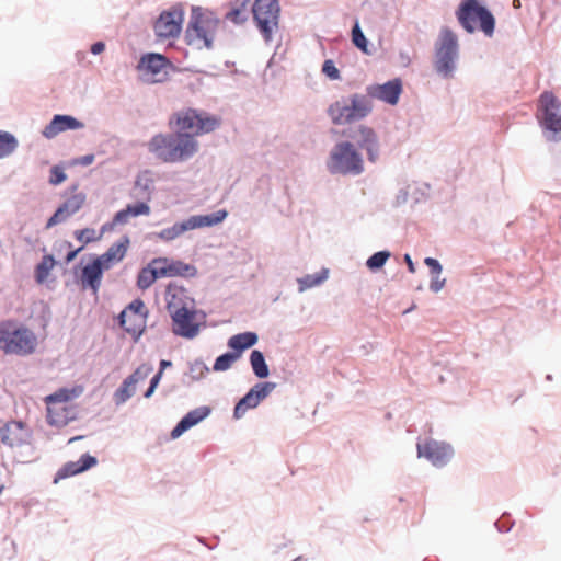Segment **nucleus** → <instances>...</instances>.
<instances>
[{
	"instance_id": "1",
	"label": "nucleus",
	"mask_w": 561,
	"mask_h": 561,
	"mask_svg": "<svg viewBox=\"0 0 561 561\" xmlns=\"http://www.w3.org/2000/svg\"><path fill=\"white\" fill-rule=\"evenodd\" d=\"M148 150L164 163H182L198 152L199 142L190 133H161L149 140Z\"/></svg>"
},
{
	"instance_id": "2",
	"label": "nucleus",
	"mask_w": 561,
	"mask_h": 561,
	"mask_svg": "<svg viewBox=\"0 0 561 561\" xmlns=\"http://www.w3.org/2000/svg\"><path fill=\"white\" fill-rule=\"evenodd\" d=\"M373 107V101L367 94L351 93L331 103L327 114L334 125H347L365 119Z\"/></svg>"
},
{
	"instance_id": "3",
	"label": "nucleus",
	"mask_w": 561,
	"mask_h": 561,
	"mask_svg": "<svg viewBox=\"0 0 561 561\" xmlns=\"http://www.w3.org/2000/svg\"><path fill=\"white\" fill-rule=\"evenodd\" d=\"M325 168L332 175L358 176L365 172V160L348 140H341L331 148Z\"/></svg>"
},
{
	"instance_id": "4",
	"label": "nucleus",
	"mask_w": 561,
	"mask_h": 561,
	"mask_svg": "<svg viewBox=\"0 0 561 561\" xmlns=\"http://www.w3.org/2000/svg\"><path fill=\"white\" fill-rule=\"evenodd\" d=\"M227 216L228 213L225 209H219L217 211L205 215H192L182 221H176L172 226L152 233V236L164 242H171L188 231L215 227L221 224L227 218Z\"/></svg>"
},
{
	"instance_id": "5",
	"label": "nucleus",
	"mask_w": 561,
	"mask_h": 561,
	"mask_svg": "<svg viewBox=\"0 0 561 561\" xmlns=\"http://www.w3.org/2000/svg\"><path fill=\"white\" fill-rule=\"evenodd\" d=\"M537 117L549 141L561 139V102L551 92H543L538 102Z\"/></svg>"
},
{
	"instance_id": "6",
	"label": "nucleus",
	"mask_w": 561,
	"mask_h": 561,
	"mask_svg": "<svg viewBox=\"0 0 561 561\" xmlns=\"http://www.w3.org/2000/svg\"><path fill=\"white\" fill-rule=\"evenodd\" d=\"M458 20L462 27L469 33L476 31L478 23L480 30L486 36H492L494 32V16L485 7L480 5L477 0H466L461 3Z\"/></svg>"
},
{
	"instance_id": "7",
	"label": "nucleus",
	"mask_w": 561,
	"mask_h": 561,
	"mask_svg": "<svg viewBox=\"0 0 561 561\" xmlns=\"http://www.w3.org/2000/svg\"><path fill=\"white\" fill-rule=\"evenodd\" d=\"M458 59V39L450 30L444 28L436 43L435 70L443 78L453 77Z\"/></svg>"
},
{
	"instance_id": "8",
	"label": "nucleus",
	"mask_w": 561,
	"mask_h": 561,
	"mask_svg": "<svg viewBox=\"0 0 561 561\" xmlns=\"http://www.w3.org/2000/svg\"><path fill=\"white\" fill-rule=\"evenodd\" d=\"M173 122L178 131L190 133L194 135V138L210 133L219 126V121L215 116L193 108H185L175 113L170 123Z\"/></svg>"
},
{
	"instance_id": "9",
	"label": "nucleus",
	"mask_w": 561,
	"mask_h": 561,
	"mask_svg": "<svg viewBox=\"0 0 561 561\" xmlns=\"http://www.w3.org/2000/svg\"><path fill=\"white\" fill-rule=\"evenodd\" d=\"M252 13L265 44H270L274 34L278 31L280 13L278 0H255Z\"/></svg>"
},
{
	"instance_id": "10",
	"label": "nucleus",
	"mask_w": 561,
	"mask_h": 561,
	"mask_svg": "<svg viewBox=\"0 0 561 561\" xmlns=\"http://www.w3.org/2000/svg\"><path fill=\"white\" fill-rule=\"evenodd\" d=\"M36 336L27 328L5 321L0 323V350L2 351H34Z\"/></svg>"
},
{
	"instance_id": "11",
	"label": "nucleus",
	"mask_w": 561,
	"mask_h": 561,
	"mask_svg": "<svg viewBox=\"0 0 561 561\" xmlns=\"http://www.w3.org/2000/svg\"><path fill=\"white\" fill-rule=\"evenodd\" d=\"M347 140L355 150L366 156V159L375 164L381 157V142L376 130L367 125H358L350 129Z\"/></svg>"
},
{
	"instance_id": "12",
	"label": "nucleus",
	"mask_w": 561,
	"mask_h": 561,
	"mask_svg": "<svg viewBox=\"0 0 561 561\" xmlns=\"http://www.w3.org/2000/svg\"><path fill=\"white\" fill-rule=\"evenodd\" d=\"M417 457L425 458L436 468L447 466L455 455L454 447L443 440L426 438L416 444Z\"/></svg>"
},
{
	"instance_id": "13",
	"label": "nucleus",
	"mask_w": 561,
	"mask_h": 561,
	"mask_svg": "<svg viewBox=\"0 0 561 561\" xmlns=\"http://www.w3.org/2000/svg\"><path fill=\"white\" fill-rule=\"evenodd\" d=\"M218 24L219 20L213 13H203L199 9H193L187 36L190 38L196 37L204 42L205 47L211 48Z\"/></svg>"
},
{
	"instance_id": "14",
	"label": "nucleus",
	"mask_w": 561,
	"mask_h": 561,
	"mask_svg": "<svg viewBox=\"0 0 561 561\" xmlns=\"http://www.w3.org/2000/svg\"><path fill=\"white\" fill-rule=\"evenodd\" d=\"M169 67L170 64L163 55L149 53L140 58L137 69L142 81L157 83L167 78Z\"/></svg>"
},
{
	"instance_id": "15",
	"label": "nucleus",
	"mask_w": 561,
	"mask_h": 561,
	"mask_svg": "<svg viewBox=\"0 0 561 561\" xmlns=\"http://www.w3.org/2000/svg\"><path fill=\"white\" fill-rule=\"evenodd\" d=\"M275 388L276 383L272 381L256 382L234 404L233 419H242L248 410L255 409Z\"/></svg>"
},
{
	"instance_id": "16",
	"label": "nucleus",
	"mask_w": 561,
	"mask_h": 561,
	"mask_svg": "<svg viewBox=\"0 0 561 561\" xmlns=\"http://www.w3.org/2000/svg\"><path fill=\"white\" fill-rule=\"evenodd\" d=\"M33 437L32 430L21 420H12L0 427V438L8 447L28 446Z\"/></svg>"
},
{
	"instance_id": "17",
	"label": "nucleus",
	"mask_w": 561,
	"mask_h": 561,
	"mask_svg": "<svg viewBox=\"0 0 561 561\" xmlns=\"http://www.w3.org/2000/svg\"><path fill=\"white\" fill-rule=\"evenodd\" d=\"M184 12L180 7L163 11L154 23L156 35L160 38L176 37L182 28Z\"/></svg>"
},
{
	"instance_id": "18",
	"label": "nucleus",
	"mask_w": 561,
	"mask_h": 561,
	"mask_svg": "<svg viewBox=\"0 0 561 561\" xmlns=\"http://www.w3.org/2000/svg\"><path fill=\"white\" fill-rule=\"evenodd\" d=\"M85 203V194L76 192L71 194L47 220L46 229L66 222L71 216L78 213Z\"/></svg>"
},
{
	"instance_id": "19",
	"label": "nucleus",
	"mask_w": 561,
	"mask_h": 561,
	"mask_svg": "<svg viewBox=\"0 0 561 561\" xmlns=\"http://www.w3.org/2000/svg\"><path fill=\"white\" fill-rule=\"evenodd\" d=\"M147 310L145 304L137 299L134 300L129 306L122 311L119 316L121 325L133 335L141 332V325L144 324Z\"/></svg>"
},
{
	"instance_id": "20",
	"label": "nucleus",
	"mask_w": 561,
	"mask_h": 561,
	"mask_svg": "<svg viewBox=\"0 0 561 561\" xmlns=\"http://www.w3.org/2000/svg\"><path fill=\"white\" fill-rule=\"evenodd\" d=\"M402 92V82L400 79L390 80L383 84H370L366 88V94L369 100H380L387 104L396 105Z\"/></svg>"
},
{
	"instance_id": "21",
	"label": "nucleus",
	"mask_w": 561,
	"mask_h": 561,
	"mask_svg": "<svg viewBox=\"0 0 561 561\" xmlns=\"http://www.w3.org/2000/svg\"><path fill=\"white\" fill-rule=\"evenodd\" d=\"M211 413V409L208 405H201L188 411L170 432L171 439H178L185 432L197 425Z\"/></svg>"
},
{
	"instance_id": "22",
	"label": "nucleus",
	"mask_w": 561,
	"mask_h": 561,
	"mask_svg": "<svg viewBox=\"0 0 561 561\" xmlns=\"http://www.w3.org/2000/svg\"><path fill=\"white\" fill-rule=\"evenodd\" d=\"M98 465L95 456L85 453L77 461H68L62 465L55 474L54 483L90 470Z\"/></svg>"
},
{
	"instance_id": "23",
	"label": "nucleus",
	"mask_w": 561,
	"mask_h": 561,
	"mask_svg": "<svg viewBox=\"0 0 561 561\" xmlns=\"http://www.w3.org/2000/svg\"><path fill=\"white\" fill-rule=\"evenodd\" d=\"M194 312L187 307H181L172 311L173 332L185 337L197 334L198 327L193 323Z\"/></svg>"
},
{
	"instance_id": "24",
	"label": "nucleus",
	"mask_w": 561,
	"mask_h": 561,
	"mask_svg": "<svg viewBox=\"0 0 561 561\" xmlns=\"http://www.w3.org/2000/svg\"><path fill=\"white\" fill-rule=\"evenodd\" d=\"M84 124L70 115L57 114L53 117L48 125L42 131V135L47 139H53L60 133L67 130L82 129Z\"/></svg>"
},
{
	"instance_id": "25",
	"label": "nucleus",
	"mask_w": 561,
	"mask_h": 561,
	"mask_svg": "<svg viewBox=\"0 0 561 561\" xmlns=\"http://www.w3.org/2000/svg\"><path fill=\"white\" fill-rule=\"evenodd\" d=\"M149 214L150 207L146 203L140 202L133 205H127L125 209H122L115 214L111 222L104 224L101 228V231L102 233L111 231L115 226L126 225L131 217H137L141 215L147 216Z\"/></svg>"
},
{
	"instance_id": "26",
	"label": "nucleus",
	"mask_w": 561,
	"mask_h": 561,
	"mask_svg": "<svg viewBox=\"0 0 561 561\" xmlns=\"http://www.w3.org/2000/svg\"><path fill=\"white\" fill-rule=\"evenodd\" d=\"M430 186L421 182H404L396 195V205L400 206L408 202L419 203L428 193Z\"/></svg>"
},
{
	"instance_id": "27",
	"label": "nucleus",
	"mask_w": 561,
	"mask_h": 561,
	"mask_svg": "<svg viewBox=\"0 0 561 561\" xmlns=\"http://www.w3.org/2000/svg\"><path fill=\"white\" fill-rule=\"evenodd\" d=\"M128 245V237H123L121 240L113 243L105 253L96 256L94 260L104 271H108L125 257Z\"/></svg>"
},
{
	"instance_id": "28",
	"label": "nucleus",
	"mask_w": 561,
	"mask_h": 561,
	"mask_svg": "<svg viewBox=\"0 0 561 561\" xmlns=\"http://www.w3.org/2000/svg\"><path fill=\"white\" fill-rule=\"evenodd\" d=\"M78 419L76 407L47 405V423L54 427L62 428Z\"/></svg>"
},
{
	"instance_id": "29",
	"label": "nucleus",
	"mask_w": 561,
	"mask_h": 561,
	"mask_svg": "<svg viewBox=\"0 0 561 561\" xmlns=\"http://www.w3.org/2000/svg\"><path fill=\"white\" fill-rule=\"evenodd\" d=\"M153 273L158 278L183 275L190 268L187 264L171 262L168 259H154L150 263Z\"/></svg>"
},
{
	"instance_id": "30",
	"label": "nucleus",
	"mask_w": 561,
	"mask_h": 561,
	"mask_svg": "<svg viewBox=\"0 0 561 561\" xmlns=\"http://www.w3.org/2000/svg\"><path fill=\"white\" fill-rule=\"evenodd\" d=\"M103 267L93 260L90 264H87L81 271V285L83 288H90L94 294L98 293L103 276Z\"/></svg>"
},
{
	"instance_id": "31",
	"label": "nucleus",
	"mask_w": 561,
	"mask_h": 561,
	"mask_svg": "<svg viewBox=\"0 0 561 561\" xmlns=\"http://www.w3.org/2000/svg\"><path fill=\"white\" fill-rule=\"evenodd\" d=\"M84 391L83 386L76 385L70 388L64 387L55 392L48 394L45 399L47 405H54L57 403H67L76 398H79Z\"/></svg>"
},
{
	"instance_id": "32",
	"label": "nucleus",
	"mask_w": 561,
	"mask_h": 561,
	"mask_svg": "<svg viewBox=\"0 0 561 561\" xmlns=\"http://www.w3.org/2000/svg\"><path fill=\"white\" fill-rule=\"evenodd\" d=\"M329 278V270L323 267L316 274H307L297 278L298 291L304 293L307 289L320 286Z\"/></svg>"
},
{
	"instance_id": "33",
	"label": "nucleus",
	"mask_w": 561,
	"mask_h": 561,
	"mask_svg": "<svg viewBox=\"0 0 561 561\" xmlns=\"http://www.w3.org/2000/svg\"><path fill=\"white\" fill-rule=\"evenodd\" d=\"M259 336L254 332H243L232 335L228 340V347L231 351H245L256 344Z\"/></svg>"
},
{
	"instance_id": "34",
	"label": "nucleus",
	"mask_w": 561,
	"mask_h": 561,
	"mask_svg": "<svg viewBox=\"0 0 561 561\" xmlns=\"http://www.w3.org/2000/svg\"><path fill=\"white\" fill-rule=\"evenodd\" d=\"M250 365L255 377L265 379L270 376V367L264 353H250Z\"/></svg>"
},
{
	"instance_id": "35",
	"label": "nucleus",
	"mask_w": 561,
	"mask_h": 561,
	"mask_svg": "<svg viewBox=\"0 0 561 561\" xmlns=\"http://www.w3.org/2000/svg\"><path fill=\"white\" fill-rule=\"evenodd\" d=\"M131 378H125L121 386L114 392V401L117 405L129 400L136 391V386L131 382Z\"/></svg>"
},
{
	"instance_id": "36",
	"label": "nucleus",
	"mask_w": 561,
	"mask_h": 561,
	"mask_svg": "<svg viewBox=\"0 0 561 561\" xmlns=\"http://www.w3.org/2000/svg\"><path fill=\"white\" fill-rule=\"evenodd\" d=\"M56 262L53 255L43 256L42 261L35 268V279L37 283L43 284L49 276L50 271L54 268Z\"/></svg>"
},
{
	"instance_id": "37",
	"label": "nucleus",
	"mask_w": 561,
	"mask_h": 561,
	"mask_svg": "<svg viewBox=\"0 0 561 561\" xmlns=\"http://www.w3.org/2000/svg\"><path fill=\"white\" fill-rule=\"evenodd\" d=\"M243 353H221L214 363L213 369L215 371H226L233 363L242 357Z\"/></svg>"
},
{
	"instance_id": "38",
	"label": "nucleus",
	"mask_w": 561,
	"mask_h": 561,
	"mask_svg": "<svg viewBox=\"0 0 561 561\" xmlns=\"http://www.w3.org/2000/svg\"><path fill=\"white\" fill-rule=\"evenodd\" d=\"M18 147V141L13 135L7 131H0V159L10 156Z\"/></svg>"
},
{
	"instance_id": "39",
	"label": "nucleus",
	"mask_w": 561,
	"mask_h": 561,
	"mask_svg": "<svg viewBox=\"0 0 561 561\" xmlns=\"http://www.w3.org/2000/svg\"><path fill=\"white\" fill-rule=\"evenodd\" d=\"M390 256V252L386 250L376 252L368 257V260L366 261V266L368 270L373 272L378 271L386 264Z\"/></svg>"
},
{
	"instance_id": "40",
	"label": "nucleus",
	"mask_w": 561,
	"mask_h": 561,
	"mask_svg": "<svg viewBox=\"0 0 561 561\" xmlns=\"http://www.w3.org/2000/svg\"><path fill=\"white\" fill-rule=\"evenodd\" d=\"M158 279L157 275L153 273L152 267L148 264L147 267H144L137 278V285L141 289L149 288L154 282Z\"/></svg>"
},
{
	"instance_id": "41",
	"label": "nucleus",
	"mask_w": 561,
	"mask_h": 561,
	"mask_svg": "<svg viewBox=\"0 0 561 561\" xmlns=\"http://www.w3.org/2000/svg\"><path fill=\"white\" fill-rule=\"evenodd\" d=\"M208 371V366L201 359L190 363V375L193 380L203 379Z\"/></svg>"
},
{
	"instance_id": "42",
	"label": "nucleus",
	"mask_w": 561,
	"mask_h": 561,
	"mask_svg": "<svg viewBox=\"0 0 561 561\" xmlns=\"http://www.w3.org/2000/svg\"><path fill=\"white\" fill-rule=\"evenodd\" d=\"M153 371V366L149 363H144L139 365L133 374H130L127 378L133 379V383L136 386L139 381L145 380L151 373Z\"/></svg>"
},
{
	"instance_id": "43",
	"label": "nucleus",
	"mask_w": 561,
	"mask_h": 561,
	"mask_svg": "<svg viewBox=\"0 0 561 561\" xmlns=\"http://www.w3.org/2000/svg\"><path fill=\"white\" fill-rule=\"evenodd\" d=\"M352 42L353 44L360 50L367 51V39L359 26V23L356 21L355 25L352 28Z\"/></svg>"
},
{
	"instance_id": "44",
	"label": "nucleus",
	"mask_w": 561,
	"mask_h": 561,
	"mask_svg": "<svg viewBox=\"0 0 561 561\" xmlns=\"http://www.w3.org/2000/svg\"><path fill=\"white\" fill-rule=\"evenodd\" d=\"M102 232L96 234V231L92 228H84L82 230L75 231V237L78 241L82 243H90L99 240L102 237Z\"/></svg>"
},
{
	"instance_id": "45",
	"label": "nucleus",
	"mask_w": 561,
	"mask_h": 561,
	"mask_svg": "<svg viewBox=\"0 0 561 561\" xmlns=\"http://www.w3.org/2000/svg\"><path fill=\"white\" fill-rule=\"evenodd\" d=\"M225 18L228 21H230L237 25H240L247 21L248 13H247V10L236 7V8L231 9L230 11H228L226 13Z\"/></svg>"
},
{
	"instance_id": "46",
	"label": "nucleus",
	"mask_w": 561,
	"mask_h": 561,
	"mask_svg": "<svg viewBox=\"0 0 561 561\" xmlns=\"http://www.w3.org/2000/svg\"><path fill=\"white\" fill-rule=\"evenodd\" d=\"M515 522L511 518L510 513L504 512L502 516L494 523L495 528L500 533H508L512 530Z\"/></svg>"
},
{
	"instance_id": "47",
	"label": "nucleus",
	"mask_w": 561,
	"mask_h": 561,
	"mask_svg": "<svg viewBox=\"0 0 561 561\" xmlns=\"http://www.w3.org/2000/svg\"><path fill=\"white\" fill-rule=\"evenodd\" d=\"M322 72L330 79V80H340V71L335 67L333 60L327 59L322 65Z\"/></svg>"
},
{
	"instance_id": "48",
	"label": "nucleus",
	"mask_w": 561,
	"mask_h": 561,
	"mask_svg": "<svg viewBox=\"0 0 561 561\" xmlns=\"http://www.w3.org/2000/svg\"><path fill=\"white\" fill-rule=\"evenodd\" d=\"M67 179L64 169L59 165H54L50 169L49 183L51 185H59Z\"/></svg>"
},
{
	"instance_id": "49",
	"label": "nucleus",
	"mask_w": 561,
	"mask_h": 561,
	"mask_svg": "<svg viewBox=\"0 0 561 561\" xmlns=\"http://www.w3.org/2000/svg\"><path fill=\"white\" fill-rule=\"evenodd\" d=\"M431 276V282L428 288L432 293H439L446 285V278L442 276V274H433Z\"/></svg>"
},
{
	"instance_id": "50",
	"label": "nucleus",
	"mask_w": 561,
	"mask_h": 561,
	"mask_svg": "<svg viewBox=\"0 0 561 561\" xmlns=\"http://www.w3.org/2000/svg\"><path fill=\"white\" fill-rule=\"evenodd\" d=\"M424 264L428 267L430 275L443 274V266L438 260H436L434 257H425Z\"/></svg>"
},
{
	"instance_id": "51",
	"label": "nucleus",
	"mask_w": 561,
	"mask_h": 561,
	"mask_svg": "<svg viewBox=\"0 0 561 561\" xmlns=\"http://www.w3.org/2000/svg\"><path fill=\"white\" fill-rule=\"evenodd\" d=\"M105 49V44L103 42H96L91 46V53L93 55H99L103 53Z\"/></svg>"
},
{
	"instance_id": "52",
	"label": "nucleus",
	"mask_w": 561,
	"mask_h": 561,
	"mask_svg": "<svg viewBox=\"0 0 561 561\" xmlns=\"http://www.w3.org/2000/svg\"><path fill=\"white\" fill-rule=\"evenodd\" d=\"M94 161V156L93 154H85V156H82L78 162L79 164L83 165V167H88L90 164H92Z\"/></svg>"
},
{
	"instance_id": "53",
	"label": "nucleus",
	"mask_w": 561,
	"mask_h": 561,
	"mask_svg": "<svg viewBox=\"0 0 561 561\" xmlns=\"http://www.w3.org/2000/svg\"><path fill=\"white\" fill-rule=\"evenodd\" d=\"M161 378H162V374H161V371H157V373L152 376V378L150 379V382H149V383H150V385H152V387L158 388V386H159V383H160V381H161Z\"/></svg>"
},
{
	"instance_id": "54",
	"label": "nucleus",
	"mask_w": 561,
	"mask_h": 561,
	"mask_svg": "<svg viewBox=\"0 0 561 561\" xmlns=\"http://www.w3.org/2000/svg\"><path fill=\"white\" fill-rule=\"evenodd\" d=\"M404 262H405V264L408 266L409 272L410 273H415V271H416L415 270V265H414V263H413V261H412V259H411V256L409 254L404 255Z\"/></svg>"
},
{
	"instance_id": "55",
	"label": "nucleus",
	"mask_w": 561,
	"mask_h": 561,
	"mask_svg": "<svg viewBox=\"0 0 561 561\" xmlns=\"http://www.w3.org/2000/svg\"><path fill=\"white\" fill-rule=\"evenodd\" d=\"M83 249V247H80L78 248L77 250H72L70 252H68V254L66 255V263H70L71 261L75 260V257L77 256V254Z\"/></svg>"
},
{
	"instance_id": "56",
	"label": "nucleus",
	"mask_w": 561,
	"mask_h": 561,
	"mask_svg": "<svg viewBox=\"0 0 561 561\" xmlns=\"http://www.w3.org/2000/svg\"><path fill=\"white\" fill-rule=\"evenodd\" d=\"M172 366V363L170 360H167V359H161L160 360V365H159V370L158 371H161V374L163 375V371L167 367H171Z\"/></svg>"
},
{
	"instance_id": "57",
	"label": "nucleus",
	"mask_w": 561,
	"mask_h": 561,
	"mask_svg": "<svg viewBox=\"0 0 561 561\" xmlns=\"http://www.w3.org/2000/svg\"><path fill=\"white\" fill-rule=\"evenodd\" d=\"M156 387H152V385L149 383V387L147 388V390L144 392V397L146 399H149L153 396L154 391H156Z\"/></svg>"
},
{
	"instance_id": "58",
	"label": "nucleus",
	"mask_w": 561,
	"mask_h": 561,
	"mask_svg": "<svg viewBox=\"0 0 561 561\" xmlns=\"http://www.w3.org/2000/svg\"><path fill=\"white\" fill-rule=\"evenodd\" d=\"M399 56L402 65L408 66L410 64V57L407 53L401 51Z\"/></svg>"
},
{
	"instance_id": "59",
	"label": "nucleus",
	"mask_w": 561,
	"mask_h": 561,
	"mask_svg": "<svg viewBox=\"0 0 561 561\" xmlns=\"http://www.w3.org/2000/svg\"><path fill=\"white\" fill-rule=\"evenodd\" d=\"M249 2H250V0H236V5L238 8L245 10V7L248 5Z\"/></svg>"
},
{
	"instance_id": "60",
	"label": "nucleus",
	"mask_w": 561,
	"mask_h": 561,
	"mask_svg": "<svg viewBox=\"0 0 561 561\" xmlns=\"http://www.w3.org/2000/svg\"><path fill=\"white\" fill-rule=\"evenodd\" d=\"M197 540L205 545L209 550H213L215 548V546H207L206 542H205V538L204 537H197Z\"/></svg>"
},
{
	"instance_id": "61",
	"label": "nucleus",
	"mask_w": 561,
	"mask_h": 561,
	"mask_svg": "<svg viewBox=\"0 0 561 561\" xmlns=\"http://www.w3.org/2000/svg\"><path fill=\"white\" fill-rule=\"evenodd\" d=\"M513 7H514L515 9L520 8V1H519V0H513Z\"/></svg>"
},
{
	"instance_id": "62",
	"label": "nucleus",
	"mask_w": 561,
	"mask_h": 561,
	"mask_svg": "<svg viewBox=\"0 0 561 561\" xmlns=\"http://www.w3.org/2000/svg\"><path fill=\"white\" fill-rule=\"evenodd\" d=\"M81 438H83V436H75V437L69 439V444L72 443V442L79 440Z\"/></svg>"
},
{
	"instance_id": "63",
	"label": "nucleus",
	"mask_w": 561,
	"mask_h": 561,
	"mask_svg": "<svg viewBox=\"0 0 561 561\" xmlns=\"http://www.w3.org/2000/svg\"><path fill=\"white\" fill-rule=\"evenodd\" d=\"M552 379H553V377H552L551 374L546 375V380L547 381H552Z\"/></svg>"
},
{
	"instance_id": "64",
	"label": "nucleus",
	"mask_w": 561,
	"mask_h": 561,
	"mask_svg": "<svg viewBox=\"0 0 561 561\" xmlns=\"http://www.w3.org/2000/svg\"><path fill=\"white\" fill-rule=\"evenodd\" d=\"M391 417H392V415H391V413H390V412L386 413V419H387V420H390Z\"/></svg>"
}]
</instances>
